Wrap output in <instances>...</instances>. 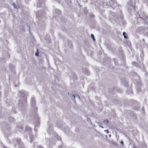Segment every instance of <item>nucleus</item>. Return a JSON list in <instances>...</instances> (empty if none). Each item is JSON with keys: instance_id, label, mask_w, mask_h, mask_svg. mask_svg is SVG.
Segmentation results:
<instances>
[{"instance_id": "9d476101", "label": "nucleus", "mask_w": 148, "mask_h": 148, "mask_svg": "<svg viewBox=\"0 0 148 148\" xmlns=\"http://www.w3.org/2000/svg\"><path fill=\"white\" fill-rule=\"evenodd\" d=\"M143 40L144 41H145V39H143Z\"/></svg>"}, {"instance_id": "6e6552de", "label": "nucleus", "mask_w": 148, "mask_h": 148, "mask_svg": "<svg viewBox=\"0 0 148 148\" xmlns=\"http://www.w3.org/2000/svg\"><path fill=\"white\" fill-rule=\"evenodd\" d=\"M121 143L123 145H124V143L123 141H122L121 142Z\"/></svg>"}, {"instance_id": "f03ea898", "label": "nucleus", "mask_w": 148, "mask_h": 148, "mask_svg": "<svg viewBox=\"0 0 148 148\" xmlns=\"http://www.w3.org/2000/svg\"><path fill=\"white\" fill-rule=\"evenodd\" d=\"M35 56H39V52H38V49H37V51L35 53Z\"/></svg>"}, {"instance_id": "1a4fd4ad", "label": "nucleus", "mask_w": 148, "mask_h": 148, "mask_svg": "<svg viewBox=\"0 0 148 148\" xmlns=\"http://www.w3.org/2000/svg\"><path fill=\"white\" fill-rule=\"evenodd\" d=\"M105 131L107 133H109V132L108 130H105Z\"/></svg>"}, {"instance_id": "423d86ee", "label": "nucleus", "mask_w": 148, "mask_h": 148, "mask_svg": "<svg viewBox=\"0 0 148 148\" xmlns=\"http://www.w3.org/2000/svg\"><path fill=\"white\" fill-rule=\"evenodd\" d=\"M37 148H44V147L41 145H38L37 146Z\"/></svg>"}, {"instance_id": "7ed1b4c3", "label": "nucleus", "mask_w": 148, "mask_h": 148, "mask_svg": "<svg viewBox=\"0 0 148 148\" xmlns=\"http://www.w3.org/2000/svg\"><path fill=\"white\" fill-rule=\"evenodd\" d=\"M123 36H124V37L125 38H127V36H126V33L125 32H123Z\"/></svg>"}, {"instance_id": "f257e3e1", "label": "nucleus", "mask_w": 148, "mask_h": 148, "mask_svg": "<svg viewBox=\"0 0 148 148\" xmlns=\"http://www.w3.org/2000/svg\"><path fill=\"white\" fill-rule=\"evenodd\" d=\"M31 101L32 106L35 105L36 104V100L34 98L32 97L31 98Z\"/></svg>"}, {"instance_id": "9b49d317", "label": "nucleus", "mask_w": 148, "mask_h": 148, "mask_svg": "<svg viewBox=\"0 0 148 148\" xmlns=\"http://www.w3.org/2000/svg\"><path fill=\"white\" fill-rule=\"evenodd\" d=\"M134 148H135V147H134Z\"/></svg>"}, {"instance_id": "0eeeda50", "label": "nucleus", "mask_w": 148, "mask_h": 148, "mask_svg": "<svg viewBox=\"0 0 148 148\" xmlns=\"http://www.w3.org/2000/svg\"><path fill=\"white\" fill-rule=\"evenodd\" d=\"M104 121L106 122L107 123H109V121L108 120H105Z\"/></svg>"}, {"instance_id": "20e7f679", "label": "nucleus", "mask_w": 148, "mask_h": 148, "mask_svg": "<svg viewBox=\"0 0 148 148\" xmlns=\"http://www.w3.org/2000/svg\"><path fill=\"white\" fill-rule=\"evenodd\" d=\"M91 37L92 38V39L93 40V41H95V39L94 37V35H93V34H91Z\"/></svg>"}, {"instance_id": "39448f33", "label": "nucleus", "mask_w": 148, "mask_h": 148, "mask_svg": "<svg viewBox=\"0 0 148 148\" xmlns=\"http://www.w3.org/2000/svg\"><path fill=\"white\" fill-rule=\"evenodd\" d=\"M132 64L133 65L136 66L137 64V63L136 62H132Z\"/></svg>"}]
</instances>
